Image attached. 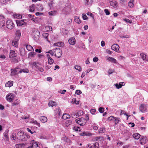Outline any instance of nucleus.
Returning a JSON list of instances; mask_svg holds the SVG:
<instances>
[{
	"instance_id": "obj_34",
	"label": "nucleus",
	"mask_w": 148,
	"mask_h": 148,
	"mask_svg": "<svg viewBox=\"0 0 148 148\" xmlns=\"http://www.w3.org/2000/svg\"><path fill=\"white\" fill-rule=\"evenodd\" d=\"M19 71L20 73H21L22 72L24 73H28L29 72V70L27 69H20L19 68Z\"/></svg>"
},
{
	"instance_id": "obj_13",
	"label": "nucleus",
	"mask_w": 148,
	"mask_h": 148,
	"mask_svg": "<svg viewBox=\"0 0 148 148\" xmlns=\"http://www.w3.org/2000/svg\"><path fill=\"white\" fill-rule=\"evenodd\" d=\"M17 55L15 50H11L10 51L9 57L10 58L15 57L17 56Z\"/></svg>"
},
{
	"instance_id": "obj_56",
	"label": "nucleus",
	"mask_w": 148,
	"mask_h": 148,
	"mask_svg": "<svg viewBox=\"0 0 148 148\" xmlns=\"http://www.w3.org/2000/svg\"><path fill=\"white\" fill-rule=\"evenodd\" d=\"M82 93L81 91L79 90H76L75 93L77 95H80Z\"/></svg>"
},
{
	"instance_id": "obj_30",
	"label": "nucleus",
	"mask_w": 148,
	"mask_h": 148,
	"mask_svg": "<svg viewBox=\"0 0 148 148\" xmlns=\"http://www.w3.org/2000/svg\"><path fill=\"white\" fill-rule=\"evenodd\" d=\"M11 139L15 140L16 139L17 136H16V133L14 131L10 136Z\"/></svg>"
},
{
	"instance_id": "obj_22",
	"label": "nucleus",
	"mask_w": 148,
	"mask_h": 148,
	"mask_svg": "<svg viewBox=\"0 0 148 148\" xmlns=\"http://www.w3.org/2000/svg\"><path fill=\"white\" fill-rule=\"evenodd\" d=\"M69 43L72 45H74L75 42V40L74 38L72 37L69 39Z\"/></svg>"
},
{
	"instance_id": "obj_61",
	"label": "nucleus",
	"mask_w": 148,
	"mask_h": 148,
	"mask_svg": "<svg viewBox=\"0 0 148 148\" xmlns=\"http://www.w3.org/2000/svg\"><path fill=\"white\" fill-rule=\"evenodd\" d=\"M39 7L38 9V10L39 11H42L43 10V8L40 5H38V7H37V8H38Z\"/></svg>"
},
{
	"instance_id": "obj_19",
	"label": "nucleus",
	"mask_w": 148,
	"mask_h": 148,
	"mask_svg": "<svg viewBox=\"0 0 148 148\" xmlns=\"http://www.w3.org/2000/svg\"><path fill=\"white\" fill-rule=\"evenodd\" d=\"M84 4L86 6L91 5L92 2V0H83Z\"/></svg>"
},
{
	"instance_id": "obj_62",
	"label": "nucleus",
	"mask_w": 148,
	"mask_h": 148,
	"mask_svg": "<svg viewBox=\"0 0 148 148\" xmlns=\"http://www.w3.org/2000/svg\"><path fill=\"white\" fill-rule=\"evenodd\" d=\"M99 111L100 112L102 113L104 112V110L103 108L100 107L99 108Z\"/></svg>"
},
{
	"instance_id": "obj_7",
	"label": "nucleus",
	"mask_w": 148,
	"mask_h": 148,
	"mask_svg": "<svg viewBox=\"0 0 148 148\" xmlns=\"http://www.w3.org/2000/svg\"><path fill=\"white\" fill-rule=\"evenodd\" d=\"M30 144L31 145L29 146L27 148H40L39 146L40 145L39 143L36 142L34 140L31 141Z\"/></svg>"
},
{
	"instance_id": "obj_21",
	"label": "nucleus",
	"mask_w": 148,
	"mask_h": 148,
	"mask_svg": "<svg viewBox=\"0 0 148 148\" xmlns=\"http://www.w3.org/2000/svg\"><path fill=\"white\" fill-rule=\"evenodd\" d=\"M18 40H17L16 39H15V38L14 39L12 40V46L16 47L17 48L18 46Z\"/></svg>"
},
{
	"instance_id": "obj_3",
	"label": "nucleus",
	"mask_w": 148,
	"mask_h": 148,
	"mask_svg": "<svg viewBox=\"0 0 148 148\" xmlns=\"http://www.w3.org/2000/svg\"><path fill=\"white\" fill-rule=\"evenodd\" d=\"M75 122L81 126L85 125L86 123V120L84 118H79L75 120Z\"/></svg>"
},
{
	"instance_id": "obj_23",
	"label": "nucleus",
	"mask_w": 148,
	"mask_h": 148,
	"mask_svg": "<svg viewBox=\"0 0 148 148\" xmlns=\"http://www.w3.org/2000/svg\"><path fill=\"white\" fill-rule=\"evenodd\" d=\"M104 140V139L103 137L102 136H99L96 137L94 138L93 140L94 141H102Z\"/></svg>"
},
{
	"instance_id": "obj_40",
	"label": "nucleus",
	"mask_w": 148,
	"mask_h": 148,
	"mask_svg": "<svg viewBox=\"0 0 148 148\" xmlns=\"http://www.w3.org/2000/svg\"><path fill=\"white\" fill-rule=\"evenodd\" d=\"M74 68L76 70H77L79 72H80L82 71V68L79 65H75L74 66Z\"/></svg>"
},
{
	"instance_id": "obj_59",
	"label": "nucleus",
	"mask_w": 148,
	"mask_h": 148,
	"mask_svg": "<svg viewBox=\"0 0 148 148\" xmlns=\"http://www.w3.org/2000/svg\"><path fill=\"white\" fill-rule=\"evenodd\" d=\"M104 11L106 15H109L110 14V12L107 9H105Z\"/></svg>"
},
{
	"instance_id": "obj_9",
	"label": "nucleus",
	"mask_w": 148,
	"mask_h": 148,
	"mask_svg": "<svg viewBox=\"0 0 148 148\" xmlns=\"http://www.w3.org/2000/svg\"><path fill=\"white\" fill-rule=\"evenodd\" d=\"M147 104H142L139 107V110L142 112L144 113L147 111Z\"/></svg>"
},
{
	"instance_id": "obj_18",
	"label": "nucleus",
	"mask_w": 148,
	"mask_h": 148,
	"mask_svg": "<svg viewBox=\"0 0 148 148\" xmlns=\"http://www.w3.org/2000/svg\"><path fill=\"white\" fill-rule=\"evenodd\" d=\"M106 58L107 60L111 62H113L115 64H116L117 63L116 60L112 57H106Z\"/></svg>"
},
{
	"instance_id": "obj_8",
	"label": "nucleus",
	"mask_w": 148,
	"mask_h": 148,
	"mask_svg": "<svg viewBox=\"0 0 148 148\" xmlns=\"http://www.w3.org/2000/svg\"><path fill=\"white\" fill-rule=\"evenodd\" d=\"M14 25L12 20H8L6 22L7 27L10 29H12L14 27Z\"/></svg>"
},
{
	"instance_id": "obj_10",
	"label": "nucleus",
	"mask_w": 148,
	"mask_h": 148,
	"mask_svg": "<svg viewBox=\"0 0 148 148\" xmlns=\"http://www.w3.org/2000/svg\"><path fill=\"white\" fill-rule=\"evenodd\" d=\"M87 146L90 148H99V143L96 142L93 143H89Z\"/></svg>"
},
{
	"instance_id": "obj_6",
	"label": "nucleus",
	"mask_w": 148,
	"mask_h": 148,
	"mask_svg": "<svg viewBox=\"0 0 148 148\" xmlns=\"http://www.w3.org/2000/svg\"><path fill=\"white\" fill-rule=\"evenodd\" d=\"M40 32L37 30H35L32 33V36L34 39L35 40H37L39 38Z\"/></svg>"
},
{
	"instance_id": "obj_11",
	"label": "nucleus",
	"mask_w": 148,
	"mask_h": 148,
	"mask_svg": "<svg viewBox=\"0 0 148 148\" xmlns=\"http://www.w3.org/2000/svg\"><path fill=\"white\" fill-rule=\"evenodd\" d=\"M14 95L13 93H10L6 95V98L7 101L9 102H11L14 99Z\"/></svg>"
},
{
	"instance_id": "obj_43",
	"label": "nucleus",
	"mask_w": 148,
	"mask_h": 148,
	"mask_svg": "<svg viewBox=\"0 0 148 148\" xmlns=\"http://www.w3.org/2000/svg\"><path fill=\"white\" fill-rule=\"evenodd\" d=\"M56 103L54 101H50L48 103V105L49 106L53 107V106L56 105Z\"/></svg>"
},
{
	"instance_id": "obj_48",
	"label": "nucleus",
	"mask_w": 148,
	"mask_h": 148,
	"mask_svg": "<svg viewBox=\"0 0 148 148\" xmlns=\"http://www.w3.org/2000/svg\"><path fill=\"white\" fill-rule=\"evenodd\" d=\"M16 102H14V103H13L12 104V106H16L19 103V100L18 99H17L16 100Z\"/></svg>"
},
{
	"instance_id": "obj_15",
	"label": "nucleus",
	"mask_w": 148,
	"mask_h": 148,
	"mask_svg": "<svg viewBox=\"0 0 148 148\" xmlns=\"http://www.w3.org/2000/svg\"><path fill=\"white\" fill-rule=\"evenodd\" d=\"M147 141V137L145 136H142L140 140V143L141 144H144L146 143Z\"/></svg>"
},
{
	"instance_id": "obj_45",
	"label": "nucleus",
	"mask_w": 148,
	"mask_h": 148,
	"mask_svg": "<svg viewBox=\"0 0 148 148\" xmlns=\"http://www.w3.org/2000/svg\"><path fill=\"white\" fill-rule=\"evenodd\" d=\"M114 121L115 122V124L116 125L120 121V119L119 118L114 117Z\"/></svg>"
},
{
	"instance_id": "obj_37",
	"label": "nucleus",
	"mask_w": 148,
	"mask_h": 148,
	"mask_svg": "<svg viewBox=\"0 0 148 148\" xmlns=\"http://www.w3.org/2000/svg\"><path fill=\"white\" fill-rule=\"evenodd\" d=\"M36 54V53L35 52H29L28 54V58L34 57Z\"/></svg>"
},
{
	"instance_id": "obj_26",
	"label": "nucleus",
	"mask_w": 148,
	"mask_h": 148,
	"mask_svg": "<svg viewBox=\"0 0 148 148\" xmlns=\"http://www.w3.org/2000/svg\"><path fill=\"white\" fill-rule=\"evenodd\" d=\"M17 25L21 26L22 25H26L25 23L24 22V20H21L17 22Z\"/></svg>"
},
{
	"instance_id": "obj_49",
	"label": "nucleus",
	"mask_w": 148,
	"mask_h": 148,
	"mask_svg": "<svg viewBox=\"0 0 148 148\" xmlns=\"http://www.w3.org/2000/svg\"><path fill=\"white\" fill-rule=\"evenodd\" d=\"M71 121L70 120L66 121L65 123V124L66 126L68 127L71 124Z\"/></svg>"
},
{
	"instance_id": "obj_64",
	"label": "nucleus",
	"mask_w": 148,
	"mask_h": 148,
	"mask_svg": "<svg viewBox=\"0 0 148 148\" xmlns=\"http://www.w3.org/2000/svg\"><path fill=\"white\" fill-rule=\"evenodd\" d=\"M99 60L98 58L97 57H95L93 59V61L94 62H97Z\"/></svg>"
},
{
	"instance_id": "obj_12",
	"label": "nucleus",
	"mask_w": 148,
	"mask_h": 148,
	"mask_svg": "<svg viewBox=\"0 0 148 148\" xmlns=\"http://www.w3.org/2000/svg\"><path fill=\"white\" fill-rule=\"evenodd\" d=\"M4 17L2 15H0V28H2L5 25Z\"/></svg>"
},
{
	"instance_id": "obj_32",
	"label": "nucleus",
	"mask_w": 148,
	"mask_h": 148,
	"mask_svg": "<svg viewBox=\"0 0 148 148\" xmlns=\"http://www.w3.org/2000/svg\"><path fill=\"white\" fill-rule=\"evenodd\" d=\"M124 83H119V84H114V86H115L117 89H119L122 87L123 86L122 84H123Z\"/></svg>"
},
{
	"instance_id": "obj_4",
	"label": "nucleus",
	"mask_w": 148,
	"mask_h": 148,
	"mask_svg": "<svg viewBox=\"0 0 148 148\" xmlns=\"http://www.w3.org/2000/svg\"><path fill=\"white\" fill-rule=\"evenodd\" d=\"M11 73L10 75L11 76L17 77L18 76V75L20 73L19 68H16L15 69H12L11 70Z\"/></svg>"
},
{
	"instance_id": "obj_14",
	"label": "nucleus",
	"mask_w": 148,
	"mask_h": 148,
	"mask_svg": "<svg viewBox=\"0 0 148 148\" xmlns=\"http://www.w3.org/2000/svg\"><path fill=\"white\" fill-rule=\"evenodd\" d=\"M111 48L112 50L115 51L116 52H119L120 51H119V46L118 44L113 45L111 46Z\"/></svg>"
},
{
	"instance_id": "obj_35",
	"label": "nucleus",
	"mask_w": 148,
	"mask_h": 148,
	"mask_svg": "<svg viewBox=\"0 0 148 148\" xmlns=\"http://www.w3.org/2000/svg\"><path fill=\"white\" fill-rule=\"evenodd\" d=\"M140 135L138 133H136L134 134L133 135V137L136 139H138L140 137Z\"/></svg>"
},
{
	"instance_id": "obj_24",
	"label": "nucleus",
	"mask_w": 148,
	"mask_h": 148,
	"mask_svg": "<svg viewBox=\"0 0 148 148\" xmlns=\"http://www.w3.org/2000/svg\"><path fill=\"white\" fill-rule=\"evenodd\" d=\"M134 0H131L128 3L129 7L131 8H133L134 6Z\"/></svg>"
},
{
	"instance_id": "obj_50",
	"label": "nucleus",
	"mask_w": 148,
	"mask_h": 148,
	"mask_svg": "<svg viewBox=\"0 0 148 148\" xmlns=\"http://www.w3.org/2000/svg\"><path fill=\"white\" fill-rule=\"evenodd\" d=\"M82 18L84 20H87L88 19V18L86 15L85 14H82Z\"/></svg>"
},
{
	"instance_id": "obj_57",
	"label": "nucleus",
	"mask_w": 148,
	"mask_h": 148,
	"mask_svg": "<svg viewBox=\"0 0 148 148\" xmlns=\"http://www.w3.org/2000/svg\"><path fill=\"white\" fill-rule=\"evenodd\" d=\"M114 116H111L108 118V120L109 121H113L114 120Z\"/></svg>"
},
{
	"instance_id": "obj_28",
	"label": "nucleus",
	"mask_w": 148,
	"mask_h": 148,
	"mask_svg": "<svg viewBox=\"0 0 148 148\" xmlns=\"http://www.w3.org/2000/svg\"><path fill=\"white\" fill-rule=\"evenodd\" d=\"M27 49L29 51H34V49L33 47L30 45H27L26 46Z\"/></svg>"
},
{
	"instance_id": "obj_60",
	"label": "nucleus",
	"mask_w": 148,
	"mask_h": 148,
	"mask_svg": "<svg viewBox=\"0 0 148 148\" xmlns=\"http://www.w3.org/2000/svg\"><path fill=\"white\" fill-rule=\"evenodd\" d=\"M96 112V110L95 109H91L90 110V112L92 114H94Z\"/></svg>"
},
{
	"instance_id": "obj_55",
	"label": "nucleus",
	"mask_w": 148,
	"mask_h": 148,
	"mask_svg": "<svg viewBox=\"0 0 148 148\" xmlns=\"http://www.w3.org/2000/svg\"><path fill=\"white\" fill-rule=\"evenodd\" d=\"M73 129L75 131H79L80 130V128L78 127H74L73 128Z\"/></svg>"
},
{
	"instance_id": "obj_53",
	"label": "nucleus",
	"mask_w": 148,
	"mask_h": 148,
	"mask_svg": "<svg viewBox=\"0 0 148 148\" xmlns=\"http://www.w3.org/2000/svg\"><path fill=\"white\" fill-rule=\"evenodd\" d=\"M99 132L100 133H104L105 131V128H100L99 129Z\"/></svg>"
},
{
	"instance_id": "obj_20",
	"label": "nucleus",
	"mask_w": 148,
	"mask_h": 148,
	"mask_svg": "<svg viewBox=\"0 0 148 148\" xmlns=\"http://www.w3.org/2000/svg\"><path fill=\"white\" fill-rule=\"evenodd\" d=\"M29 64L32 67H35L36 69H37V68H38V67L39 66L38 64H39V63L38 62H31L29 63Z\"/></svg>"
},
{
	"instance_id": "obj_17",
	"label": "nucleus",
	"mask_w": 148,
	"mask_h": 148,
	"mask_svg": "<svg viewBox=\"0 0 148 148\" xmlns=\"http://www.w3.org/2000/svg\"><path fill=\"white\" fill-rule=\"evenodd\" d=\"M21 33L19 30H17L16 32V36L15 38L17 40H19L21 36Z\"/></svg>"
},
{
	"instance_id": "obj_2",
	"label": "nucleus",
	"mask_w": 148,
	"mask_h": 148,
	"mask_svg": "<svg viewBox=\"0 0 148 148\" xmlns=\"http://www.w3.org/2000/svg\"><path fill=\"white\" fill-rule=\"evenodd\" d=\"M53 55L59 58L60 57L62 54V50L59 48H57L53 49Z\"/></svg>"
},
{
	"instance_id": "obj_31",
	"label": "nucleus",
	"mask_w": 148,
	"mask_h": 148,
	"mask_svg": "<svg viewBox=\"0 0 148 148\" xmlns=\"http://www.w3.org/2000/svg\"><path fill=\"white\" fill-rule=\"evenodd\" d=\"M35 6L34 4H32L29 6V11L31 12H32L35 11Z\"/></svg>"
},
{
	"instance_id": "obj_44",
	"label": "nucleus",
	"mask_w": 148,
	"mask_h": 148,
	"mask_svg": "<svg viewBox=\"0 0 148 148\" xmlns=\"http://www.w3.org/2000/svg\"><path fill=\"white\" fill-rule=\"evenodd\" d=\"M62 32L64 35H67L68 33V31L64 28H62L61 30Z\"/></svg>"
},
{
	"instance_id": "obj_27",
	"label": "nucleus",
	"mask_w": 148,
	"mask_h": 148,
	"mask_svg": "<svg viewBox=\"0 0 148 148\" xmlns=\"http://www.w3.org/2000/svg\"><path fill=\"white\" fill-rule=\"evenodd\" d=\"M13 82L12 81H8L5 84V86L7 87H10L13 85Z\"/></svg>"
},
{
	"instance_id": "obj_41",
	"label": "nucleus",
	"mask_w": 148,
	"mask_h": 148,
	"mask_svg": "<svg viewBox=\"0 0 148 148\" xmlns=\"http://www.w3.org/2000/svg\"><path fill=\"white\" fill-rule=\"evenodd\" d=\"M72 103H75L76 105H78L79 103V101L77 100L76 98H73L72 101Z\"/></svg>"
},
{
	"instance_id": "obj_33",
	"label": "nucleus",
	"mask_w": 148,
	"mask_h": 148,
	"mask_svg": "<svg viewBox=\"0 0 148 148\" xmlns=\"http://www.w3.org/2000/svg\"><path fill=\"white\" fill-rule=\"evenodd\" d=\"M80 135L82 136H90L92 135V134L90 133H88L86 132H84L80 134Z\"/></svg>"
},
{
	"instance_id": "obj_39",
	"label": "nucleus",
	"mask_w": 148,
	"mask_h": 148,
	"mask_svg": "<svg viewBox=\"0 0 148 148\" xmlns=\"http://www.w3.org/2000/svg\"><path fill=\"white\" fill-rule=\"evenodd\" d=\"M14 17L16 18H17L18 19H21L22 18V16L21 15L19 14H14Z\"/></svg>"
},
{
	"instance_id": "obj_47",
	"label": "nucleus",
	"mask_w": 148,
	"mask_h": 148,
	"mask_svg": "<svg viewBox=\"0 0 148 148\" xmlns=\"http://www.w3.org/2000/svg\"><path fill=\"white\" fill-rule=\"evenodd\" d=\"M21 55L22 56H24L25 54V50L23 49L22 48L20 50Z\"/></svg>"
},
{
	"instance_id": "obj_5",
	"label": "nucleus",
	"mask_w": 148,
	"mask_h": 148,
	"mask_svg": "<svg viewBox=\"0 0 148 148\" xmlns=\"http://www.w3.org/2000/svg\"><path fill=\"white\" fill-rule=\"evenodd\" d=\"M8 132L9 130H7L5 131L3 134L4 140L7 144L9 143V138L8 137Z\"/></svg>"
},
{
	"instance_id": "obj_42",
	"label": "nucleus",
	"mask_w": 148,
	"mask_h": 148,
	"mask_svg": "<svg viewBox=\"0 0 148 148\" xmlns=\"http://www.w3.org/2000/svg\"><path fill=\"white\" fill-rule=\"evenodd\" d=\"M57 11L56 10H53L49 12V14L50 16L55 15L57 13Z\"/></svg>"
},
{
	"instance_id": "obj_52",
	"label": "nucleus",
	"mask_w": 148,
	"mask_h": 148,
	"mask_svg": "<svg viewBox=\"0 0 148 148\" xmlns=\"http://www.w3.org/2000/svg\"><path fill=\"white\" fill-rule=\"evenodd\" d=\"M77 113L79 116H81L84 114V112L82 110L79 111Z\"/></svg>"
},
{
	"instance_id": "obj_51",
	"label": "nucleus",
	"mask_w": 148,
	"mask_h": 148,
	"mask_svg": "<svg viewBox=\"0 0 148 148\" xmlns=\"http://www.w3.org/2000/svg\"><path fill=\"white\" fill-rule=\"evenodd\" d=\"M72 116L73 118H76L79 116L77 114V113H73L72 114Z\"/></svg>"
},
{
	"instance_id": "obj_38",
	"label": "nucleus",
	"mask_w": 148,
	"mask_h": 148,
	"mask_svg": "<svg viewBox=\"0 0 148 148\" xmlns=\"http://www.w3.org/2000/svg\"><path fill=\"white\" fill-rule=\"evenodd\" d=\"M140 56L143 60L148 61V60L146 58V55L145 54L142 53L140 54Z\"/></svg>"
},
{
	"instance_id": "obj_46",
	"label": "nucleus",
	"mask_w": 148,
	"mask_h": 148,
	"mask_svg": "<svg viewBox=\"0 0 148 148\" xmlns=\"http://www.w3.org/2000/svg\"><path fill=\"white\" fill-rule=\"evenodd\" d=\"M54 62V60L52 58L48 59V63L49 64L51 65Z\"/></svg>"
},
{
	"instance_id": "obj_16",
	"label": "nucleus",
	"mask_w": 148,
	"mask_h": 148,
	"mask_svg": "<svg viewBox=\"0 0 148 148\" xmlns=\"http://www.w3.org/2000/svg\"><path fill=\"white\" fill-rule=\"evenodd\" d=\"M110 5L114 8H116L118 6V3L115 1H110Z\"/></svg>"
},
{
	"instance_id": "obj_36",
	"label": "nucleus",
	"mask_w": 148,
	"mask_h": 148,
	"mask_svg": "<svg viewBox=\"0 0 148 148\" xmlns=\"http://www.w3.org/2000/svg\"><path fill=\"white\" fill-rule=\"evenodd\" d=\"M70 115L67 114H63L62 116V119L64 120H66L67 119L70 118Z\"/></svg>"
},
{
	"instance_id": "obj_54",
	"label": "nucleus",
	"mask_w": 148,
	"mask_h": 148,
	"mask_svg": "<svg viewBox=\"0 0 148 148\" xmlns=\"http://www.w3.org/2000/svg\"><path fill=\"white\" fill-rule=\"evenodd\" d=\"M42 36L44 38L47 39L48 36V34L47 33H44L42 34Z\"/></svg>"
},
{
	"instance_id": "obj_1",
	"label": "nucleus",
	"mask_w": 148,
	"mask_h": 148,
	"mask_svg": "<svg viewBox=\"0 0 148 148\" xmlns=\"http://www.w3.org/2000/svg\"><path fill=\"white\" fill-rule=\"evenodd\" d=\"M29 138L30 136L29 135L22 131H19L17 134V138L23 141H26Z\"/></svg>"
},
{
	"instance_id": "obj_58",
	"label": "nucleus",
	"mask_w": 148,
	"mask_h": 148,
	"mask_svg": "<svg viewBox=\"0 0 148 148\" xmlns=\"http://www.w3.org/2000/svg\"><path fill=\"white\" fill-rule=\"evenodd\" d=\"M123 20L125 21L126 22L130 23V24H131L132 23V21L128 19H127V18L124 19H123Z\"/></svg>"
},
{
	"instance_id": "obj_63",
	"label": "nucleus",
	"mask_w": 148,
	"mask_h": 148,
	"mask_svg": "<svg viewBox=\"0 0 148 148\" xmlns=\"http://www.w3.org/2000/svg\"><path fill=\"white\" fill-rule=\"evenodd\" d=\"M27 130L28 132H30L31 134H33L35 132V131H32L31 130L28 128H27Z\"/></svg>"
},
{
	"instance_id": "obj_29",
	"label": "nucleus",
	"mask_w": 148,
	"mask_h": 148,
	"mask_svg": "<svg viewBox=\"0 0 148 148\" xmlns=\"http://www.w3.org/2000/svg\"><path fill=\"white\" fill-rule=\"evenodd\" d=\"M74 18L75 21L78 24H79L81 23V21L78 16H74Z\"/></svg>"
},
{
	"instance_id": "obj_25",
	"label": "nucleus",
	"mask_w": 148,
	"mask_h": 148,
	"mask_svg": "<svg viewBox=\"0 0 148 148\" xmlns=\"http://www.w3.org/2000/svg\"><path fill=\"white\" fill-rule=\"evenodd\" d=\"M40 120L42 122L45 123L47 121V117L44 116H42L40 117Z\"/></svg>"
}]
</instances>
